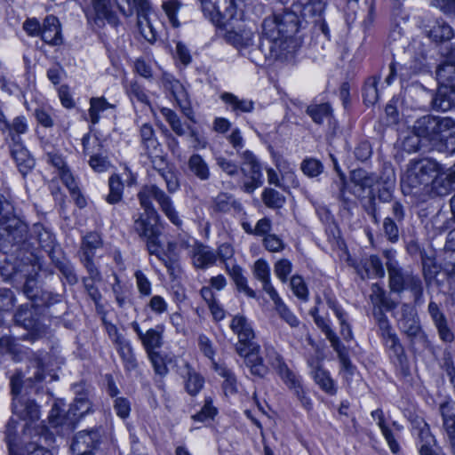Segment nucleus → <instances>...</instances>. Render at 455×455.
Returning a JSON list of instances; mask_svg holds the SVG:
<instances>
[{"mask_svg": "<svg viewBox=\"0 0 455 455\" xmlns=\"http://www.w3.org/2000/svg\"><path fill=\"white\" fill-rule=\"evenodd\" d=\"M229 327L238 338L235 352L244 359V363L252 375L264 377L267 373V367L259 355L260 346L254 340L255 333L248 319L243 315H235Z\"/></svg>", "mask_w": 455, "mask_h": 455, "instance_id": "obj_1", "label": "nucleus"}, {"mask_svg": "<svg viewBox=\"0 0 455 455\" xmlns=\"http://www.w3.org/2000/svg\"><path fill=\"white\" fill-rule=\"evenodd\" d=\"M441 164L432 158L412 159L407 164L401 180L405 194H419L429 190L434 177L438 175Z\"/></svg>", "mask_w": 455, "mask_h": 455, "instance_id": "obj_2", "label": "nucleus"}, {"mask_svg": "<svg viewBox=\"0 0 455 455\" xmlns=\"http://www.w3.org/2000/svg\"><path fill=\"white\" fill-rule=\"evenodd\" d=\"M455 128V120L449 116H437L432 115L418 118L412 130L421 136L429 149L444 151V138L446 133Z\"/></svg>", "mask_w": 455, "mask_h": 455, "instance_id": "obj_3", "label": "nucleus"}, {"mask_svg": "<svg viewBox=\"0 0 455 455\" xmlns=\"http://www.w3.org/2000/svg\"><path fill=\"white\" fill-rule=\"evenodd\" d=\"M439 88L432 100L433 108L447 111L455 106V62H444L436 70Z\"/></svg>", "mask_w": 455, "mask_h": 455, "instance_id": "obj_4", "label": "nucleus"}, {"mask_svg": "<svg viewBox=\"0 0 455 455\" xmlns=\"http://www.w3.org/2000/svg\"><path fill=\"white\" fill-rule=\"evenodd\" d=\"M297 31L296 17L293 15H287L284 20L277 16L267 18L262 23V32L268 39L270 51L277 44L286 42Z\"/></svg>", "mask_w": 455, "mask_h": 455, "instance_id": "obj_5", "label": "nucleus"}, {"mask_svg": "<svg viewBox=\"0 0 455 455\" xmlns=\"http://www.w3.org/2000/svg\"><path fill=\"white\" fill-rule=\"evenodd\" d=\"M150 196H156V202H157L161 210L174 225H181L182 221L179 218L171 198L156 185L144 186L138 194L140 204L146 212H150L151 214L156 212L150 200Z\"/></svg>", "mask_w": 455, "mask_h": 455, "instance_id": "obj_6", "label": "nucleus"}, {"mask_svg": "<svg viewBox=\"0 0 455 455\" xmlns=\"http://www.w3.org/2000/svg\"><path fill=\"white\" fill-rule=\"evenodd\" d=\"M202 11L213 24L218 27L225 25L226 21L232 20L237 6L235 0H199Z\"/></svg>", "mask_w": 455, "mask_h": 455, "instance_id": "obj_7", "label": "nucleus"}, {"mask_svg": "<svg viewBox=\"0 0 455 455\" xmlns=\"http://www.w3.org/2000/svg\"><path fill=\"white\" fill-rule=\"evenodd\" d=\"M255 33L251 28H244L237 30H228L224 36L227 43L233 45L243 55H247L252 61H257V52L261 51L262 44L255 46Z\"/></svg>", "mask_w": 455, "mask_h": 455, "instance_id": "obj_8", "label": "nucleus"}, {"mask_svg": "<svg viewBox=\"0 0 455 455\" xmlns=\"http://www.w3.org/2000/svg\"><path fill=\"white\" fill-rule=\"evenodd\" d=\"M240 158L242 159L240 170L246 179L243 189L251 194L263 183L261 165L256 156L250 150L242 151Z\"/></svg>", "mask_w": 455, "mask_h": 455, "instance_id": "obj_9", "label": "nucleus"}, {"mask_svg": "<svg viewBox=\"0 0 455 455\" xmlns=\"http://www.w3.org/2000/svg\"><path fill=\"white\" fill-rule=\"evenodd\" d=\"M126 3L131 6L128 13H126L122 7L121 12L124 14L130 16L132 14V10L137 11V26L141 36L149 43H154L156 40V31L153 27L148 14L151 11L150 4L148 0H125Z\"/></svg>", "mask_w": 455, "mask_h": 455, "instance_id": "obj_10", "label": "nucleus"}, {"mask_svg": "<svg viewBox=\"0 0 455 455\" xmlns=\"http://www.w3.org/2000/svg\"><path fill=\"white\" fill-rule=\"evenodd\" d=\"M39 33L42 39L49 44L60 45L62 44L60 23L53 15H49L44 19L43 28L36 19H30V35H38Z\"/></svg>", "mask_w": 455, "mask_h": 455, "instance_id": "obj_11", "label": "nucleus"}, {"mask_svg": "<svg viewBox=\"0 0 455 455\" xmlns=\"http://www.w3.org/2000/svg\"><path fill=\"white\" fill-rule=\"evenodd\" d=\"M100 439V433L99 429L78 432L71 444L73 455H94L93 450L99 444Z\"/></svg>", "mask_w": 455, "mask_h": 455, "instance_id": "obj_12", "label": "nucleus"}, {"mask_svg": "<svg viewBox=\"0 0 455 455\" xmlns=\"http://www.w3.org/2000/svg\"><path fill=\"white\" fill-rule=\"evenodd\" d=\"M132 330L138 335L145 351L147 354L155 352L160 348L164 344V331L163 325H157L155 328H150L146 331H143L137 322L131 323Z\"/></svg>", "mask_w": 455, "mask_h": 455, "instance_id": "obj_13", "label": "nucleus"}, {"mask_svg": "<svg viewBox=\"0 0 455 455\" xmlns=\"http://www.w3.org/2000/svg\"><path fill=\"white\" fill-rule=\"evenodd\" d=\"M0 274L4 280H23V292L25 294L28 291V267L26 262L14 259H5L0 266Z\"/></svg>", "mask_w": 455, "mask_h": 455, "instance_id": "obj_14", "label": "nucleus"}, {"mask_svg": "<svg viewBox=\"0 0 455 455\" xmlns=\"http://www.w3.org/2000/svg\"><path fill=\"white\" fill-rule=\"evenodd\" d=\"M92 13H86L89 21H93L98 27H102L105 21L116 26L118 18L112 11L109 0H91Z\"/></svg>", "mask_w": 455, "mask_h": 455, "instance_id": "obj_15", "label": "nucleus"}, {"mask_svg": "<svg viewBox=\"0 0 455 455\" xmlns=\"http://www.w3.org/2000/svg\"><path fill=\"white\" fill-rule=\"evenodd\" d=\"M399 328L411 338L419 334L421 327L416 309L409 304H403L397 312Z\"/></svg>", "mask_w": 455, "mask_h": 455, "instance_id": "obj_16", "label": "nucleus"}, {"mask_svg": "<svg viewBox=\"0 0 455 455\" xmlns=\"http://www.w3.org/2000/svg\"><path fill=\"white\" fill-rule=\"evenodd\" d=\"M48 419L52 427H61L67 430L73 429L78 422L77 417L75 416L73 411L69 407L66 409L65 404L62 403H55L53 404Z\"/></svg>", "mask_w": 455, "mask_h": 455, "instance_id": "obj_17", "label": "nucleus"}, {"mask_svg": "<svg viewBox=\"0 0 455 455\" xmlns=\"http://www.w3.org/2000/svg\"><path fill=\"white\" fill-rule=\"evenodd\" d=\"M439 413L443 419L445 440L451 452L455 455V406L450 403H443L439 406Z\"/></svg>", "mask_w": 455, "mask_h": 455, "instance_id": "obj_18", "label": "nucleus"}, {"mask_svg": "<svg viewBox=\"0 0 455 455\" xmlns=\"http://www.w3.org/2000/svg\"><path fill=\"white\" fill-rule=\"evenodd\" d=\"M307 363L311 368L310 374L315 384L326 394L334 395L337 393V387L330 372L324 370L317 359H308Z\"/></svg>", "mask_w": 455, "mask_h": 455, "instance_id": "obj_19", "label": "nucleus"}, {"mask_svg": "<svg viewBox=\"0 0 455 455\" xmlns=\"http://www.w3.org/2000/svg\"><path fill=\"white\" fill-rule=\"evenodd\" d=\"M453 185H455V164L448 170L441 164L438 175L434 177L429 190L426 193L433 192L437 196H445L450 193Z\"/></svg>", "mask_w": 455, "mask_h": 455, "instance_id": "obj_20", "label": "nucleus"}, {"mask_svg": "<svg viewBox=\"0 0 455 455\" xmlns=\"http://www.w3.org/2000/svg\"><path fill=\"white\" fill-rule=\"evenodd\" d=\"M30 238L33 239V242H30V247H33L35 250L40 249L49 256L54 252V237L42 224H34Z\"/></svg>", "mask_w": 455, "mask_h": 455, "instance_id": "obj_21", "label": "nucleus"}, {"mask_svg": "<svg viewBox=\"0 0 455 455\" xmlns=\"http://www.w3.org/2000/svg\"><path fill=\"white\" fill-rule=\"evenodd\" d=\"M12 394L13 395L12 410L13 412L22 419L25 422L23 429L28 427V404L27 402L23 403L20 397L22 387V376L20 373H15L11 379Z\"/></svg>", "mask_w": 455, "mask_h": 455, "instance_id": "obj_22", "label": "nucleus"}, {"mask_svg": "<svg viewBox=\"0 0 455 455\" xmlns=\"http://www.w3.org/2000/svg\"><path fill=\"white\" fill-rule=\"evenodd\" d=\"M191 259L195 267L205 269L216 263L217 255L209 246L196 243L191 250Z\"/></svg>", "mask_w": 455, "mask_h": 455, "instance_id": "obj_23", "label": "nucleus"}, {"mask_svg": "<svg viewBox=\"0 0 455 455\" xmlns=\"http://www.w3.org/2000/svg\"><path fill=\"white\" fill-rule=\"evenodd\" d=\"M151 159L153 168L157 171L159 175L166 183L167 189L170 193L175 192L179 188V182L176 176L169 171L164 157L162 153L158 155H147Z\"/></svg>", "mask_w": 455, "mask_h": 455, "instance_id": "obj_24", "label": "nucleus"}, {"mask_svg": "<svg viewBox=\"0 0 455 455\" xmlns=\"http://www.w3.org/2000/svg\"><path fill=\"white\" fill-rule=\"evenodd\" d=\"M140 142L146 155H158L163 153V148L159 143L156 132L152 124L146 123L140 129Z\"/></svg>", "mask_w": 455, "mask_h": 455, "instance_id": "obj_25", "label": "nucleus"}, {"mask_svg": "<svg viewBox=\"0 0 455 455\" xmlns=\"http://www.w3.org/2000/svg\"><path fill=\"white\" fill-rule=\"evenodd\" d=\"M157 212L151 214L150 212H145L144 214H140L134 220L133 229L141 238L160 233L157 226Z\"/></svg>", "mask_w": 455, "mask_h": 455, "instance_id": "obj_26", "label": "nucleus"}, {"mask_svg": "<svg viewBox=\"0 0 455 455\" xmlns=\"http://www.w3.org/2000/svg\"><path fill=\"white\" fill-rule=\"evenodd\" d=\"M220 98L226 104L227 108L236 116L251 113L254 109V102L251 100L240 99L231 92H223Z\"/></svg>", "mask_w": 455, "mask_h": 455, "instance_id": "obj_27", "label": "nucleus"}, {"mask_svg": "<svg viewBox=\"0 0 455 455\" xmlns=\"http://www.w3.org/2000/svg\"><path fill=\"white\" fill-rule=\"evenodd\" d=\"M358 274L364 278H382L385 275V270L380 259L376 255H371L364 259L357 268Z\"/></svg>", "mask_w": 455, "mask_h": 455, "instance_id": "obj_28", "label": "nucleus"}, {"mask_svg": "<svg viewBox=\"0 0 455 455\" xmlns=\"http://www.w3.org/2000/svg\"><path fill=\"white\" fill-rule=\"evenodd\" d=\"M186 391L190 395H197L204 387V379L188 363H185L181 371Z\"/></svg>", "mask_w": 455, "mask_h": 455, "instance_id": "obj_29", "label": "nucleus"}, {"mask_svg": "<svg viewBox=\"0 0 455 455\" xmlns=\"http://www.w3.org/2000/svg\"><path fill=\"white\" fill-rule=\"evenodd\" d=\"M389 287L392 291L402 292L405 290V283L412 274L411 271L403 269L399 264H388Z\"/></svg>", "mask_w": 455, "mask_h": 455, "instance_id": "obj_30", "label": "nucleus"}, {"mask_svg": "<svg viewBox=\"0 0 455 455\" xmlns=\"http://www.w3.org/2000/svg\"><path fill=\"white\" fill-rule=\"evenodd\" d=\"M189 173L201 181H207L211 178V170L208 163L199 154H192L188 161Z\"/></svg>", "mask_w": 455, "mask_h": 455, "instance_id": "obj_31", "label": "nucleus"}, {"mask_svg": "<svg viewBox=\"0 0 455 455\" xmlns=\"http://www.w3.org/2000/svg\"><path fill=\"white\" fill-rule=\"evenodd\" d=\"M253 274L262 283V288L268 296L276 292L270 282V267L266 260L259 259L254 263Z\"/></svg>", "mask_w": 455, "mask_h": 455, "instance_id": "obj_32", "label": "nucleus"}, {"mask_svg": "<svg viewBox=\"0 0 455 455\" xmlns=\"http://www.w3.org/2000/svg\"><path fill=\"white\" fill-rule=\"evenodd\" d=\"M227 273L230 275L237 289L244 292L248 297L254 298L255 291L247 285V279L243 275L242 267L237 264L227 263Z\"/></svg>", "mask_w": 455, "mask_h": 455, "instance_id": "obj_33", "label": "nucleus"}, {"mask_svg": "<svg viewBox=\"0 0 455 455\" xmlns=\"http://www.w3.org/2000/svg\"><path fill=\"white\" fill-rule=\"evenodd\" d=\"M102 246V241L99 234L89 233L84 236L79 251L80 259L94 258L96 250Z\"/></svg>", "mask_w": 455, "mask_h": 455, "instance_id": "obj_34", "label": "nucleus"}, {"mask_svg": "<svg viewBox=\"0 0 455 455\" xmlns=\"http://www.w3.org/2000/svg\"><path fill=\"white\" fill-rule=\"evenodd\" d=\"M13 144L12 146V156L17 164V167L23 177L28 172V165L27 161L28 159V150L20 140H17L15 137L12 138Z\"/></svg>", "mask_w": 455, "mask_h": 455, "instance_id": "obj_35", "label": "nucleus"}, {"mask_svg": "<svg viewBox=\"0 0 455 455\" xmlns=\"http://www.w3.org/2000/svg\"><path fill=\"white\" fill-rule=\"evenodd\" d=\"M214 371L224 379L222 387L226 395L237 393V379L235 373L224 364L214 363Z\"/></svg>", "mask_w": 455, "mask_h": 455, "instance_id": "obj_36", "label": "nucleus"}, {"mask_svg": "<svg viewBox=\"0 0 455 455\" xmlns=\"http://www.w3.org/2000/svg\"><path fill=\"white\" fill-rule=\"evenodd\" d=\"M378 176L363 169L354 170L350 175V180L362 192L372 188L378 182Z\"/></svg>", "mask_w": 455, "mask_h": 455, "instance_id": "obj_37", "label": "nucleus"}, {"mask_svg": "<svg viewBox=\"0 0 455 455\" xmlns=\"http://www.w3.org/2000/svg\"><path fill=\"white\" fill-rule=\"evenodd\" d=\"M275 305V309L278 315L285 321L291 327L294 328L299 326V320L297 316L290 310L286 304L278 295L277 291L269 296Z\"/></svg>", "mask_w": 455, "mask_h": 455, "instance_id": "obj_38", "label": "nucleus"}, {"mask_svg": "<svg viewBox=\"0 0 455 455\" xmlns=\"http://www.w3.org/2000/svg\"><path fill=\"white\" fill-rule=\"evenodd\" d=\"M84 154L90 156L89 164L97 172H103L109 169L110 163L106 156H102L98 153H92L89 150V138L84 136L82 140Z\"/></svg>", "mask_w": 455, "mask_h": 455, "instance_id": "obj_39", "label": "nucleus"}, {"mask_svg": "<svg viewBox=\"0 0 455 455\" xmlns=\"http://www.w3.org/2000/svg\"><path fill=\"white\" fill-rule=\"evenodd\" d=\"M371 417L378 420L382 435H384L391 451L395 454L400 451L399 443L396 442L392 431L386 426L382 410L377 409L371 412Z\"/></svg>", "mask_w": 455, "mask_h": 455, "instance_id": "obj_40", "label": "nucleus"}, {"mask_svg": "<svg viewBox=\"0 0 455 455\" xmlns=\"http://www.w3.org/2000/svg\"><path fill=\"white\" fill-rule=\"evenodd\" d=\"M212 208L216 212H228L231 209L240 211L241 204L228 193H220L214 199Z\"/></svg>", "mask_w": 455, "mask_h": 455, "instance_id": "obj_41", "label": "nucleus"}, {"mask_svg": "<svg viewBox=\"0 0 455 455\" xmlns=\"http://www.w3.org/2000/svg\"><path fill=\"white\" fill-rule=\"evenodd\" d=\"M92 403L87 394H82L76 396L73 403L69 405L75 416L77 417V420L89 413L92 411Z\"/></svg>", "mask_w": 455, "mask_h": 455, "instance_id": "obj_42", "label": "nucleus"}, {"mask_svg": "<svg viewBox=\"0 0 455 455\" xmlns=\"http://www.w3.org/2000/svg\"><path fill=\"white\" fill-rule=\"evenodd\" d=\"M116 346L117 352L122 357L126 369L134 370L137 367V361L130 342L126 339L121 341Z\"/></svg>", "mask_w": 455, "mask_h": 455, "instance_id": "obj_43", "label": "nucleus"}, {"mask_svg": "<svg viewBox=\"0 0 455 455\" xmlns=\"http://www.w3.org/2000/svg\"><path fill=\"white\" fill-rule=\"evenodd\" d=\"M109 193L106 200L110 204H115L121 201L123 196V183L118 175L114 174L108 180Z\"/></svg>", "mask_w": 455, "mask_h": 455, "instance_id": "obj_44", "label": "nucleus"}, {"mask_svg": "<svg viewBox=\"0 0 455 455\" xmlns=\"http://www.w3.org/2000/svg\"><path fill=\"white\" fill-rule=\"evenodd\" d=\"M421 264L424 278L427 282L432 281L439 273V266L433 254L421 253Z\"/></svg>", "mask_w": 455, "mask_h": 455, "instance_id": "obj_45", "label": "nucleus"}, {"mask_svg": "<svg viewBox=\"0 0 455 455\" xmlns=\"http://www.w3.org/2000/svg\"><path fill=\"white\" fill-rule=\"evenodd\" d=\"M413 427L418 430L419 444L434 445L436 443L435 436L431 434L428 424L423 419H416L413 421Z\"/></svg>", "mask_w": 455, "mask_h": 455, "instance_id": "obj_46", "label": "nucleus"}, {"mask_svg": "<svg viewBox=\"0 0 455 455\" xmlns=\"http://www.w3.org/2000/svg\"><path fill=\"white\" fill-rule=\"evenodd\" d=\"M162 84L164 88L169 91L178 102L186 97L183 85L172 76L164 75L162 79Z\"/></svg>", "mask_w": 455, "mask_h": 455, "instance_id": "obj_47", "label": "nucleus"}, {"mask_svg": "<svg viewBox=\"0 0 455 455\" xmlns=\"http://www.w3.org/2000/svg\"><path fill=\"white\" fill-rule=\"evenodd\" d=\"M307 113L315 124H320L331 116V108L327 103L312 105L307 107Z\"/></svg>", "mask_w": 455, "mask_h": 455, "instance_id": "obj_48", "label": "nucleus"}, {"mask_svg": "<svg viewBox=\"0 0 455 455\" xmlns=\"http://www.w3.org/2000/svg\"><path fill=\"white\" fill-rule=\"evenodd\" d=\"M262 201L268 208L280 209L285 203V197L273 188H265L262 193Z\"/></svg>", "mask_w": 455, "mask_h": 455, "instance_id": "obj_49", "label": "nucleus"}, {"mask_svg": "<svg viewBox=\"0 0 455 455\" xmlns=\"http://www.w3.org/2000/svg\"><path fill=\"white\" fill-rule=\"evenodd\" d=\"M328 340L330 341L331 347L337 352L342 368L347 371H350L352 368L351 362L346 352L345 347L340 342L338 336L334 334L333 336L328 338Z\"/></svg>", "mask_w": 455, "mask_h": 455, "instance_id": "obj_50", "label": "nucleus"}, {"mask_svg": "<svg viewBox=\"0 0 455 455\" xmlns=\"http://www.w3.org/2000/svg\"><path fill=\"white\" fill-rule=\"evenodd\" d=\"M427 36L435 42L450 40L453 36L451 26L445 23H437L428 32Z\"/></svg>", "mask_w": 455, "mask_h": 455, "instance_id": "obj_51", "label": "nucleus"}, {"mask_svg": "<svg viewBox=\"0 0 455 455\" xmlns=\"http://www.w3.org/2000/svg\"><path fill=\"white\" fill-rule=\"evenodd\" d=\"M112 105L109 104L105 98H92L90 100V109L89 116L91 122L95 124L100 120V113L104 110L111 108Z\"/></svg>", "mask_w": 455, "mask_h": 455, "instance_id": "obj_52", "label": "nucleus"}, {"mask_svg": "<svg viewBox=\"0 0 455 455\" xmlns=\"http://www.w3.org/2000/svg\"><path fill=\"white\" fill-rule=\"evenodd\" d=\"M53 298L52 294L44 291H36L30 295V307L35 309H40L43 313L45 307H48L52 303Z\"/></svg>", "mask_w": 455, "mask_h": 455, "instance_id": "obj_53", "label": "nucleus"}, {"mask_svg": "<svg viewBox=\"0 0 455 455\" xmlns=\"http://www.w3.org/2000/svg\"><path fill=\"white\" fill-rule=\"evenodd\" d=\"M126 92L132 102L137 101L144 105L149 104V100L144 88L137 82H131L126 88Z\"/></svg>", "mask_w": 455, "mask_h": 455, "instance_id": "obj_54", "label": "nucleus"}, {"mask_svg": "<svg viewBox=\"0 0 455 455\" xmlns=\"http://www.w3.org/2000/svg\"><path fill=\"white\" fill-rule=\"evenodd\" d=\"M379 78L371 77L365 83L363 88V99L364 102L368 105L375 104L379 100V91L377 88Z\"/></svg>", "mask_w": 455, "mask_h": 455, "instance_id": "obj_55", "label": "nucleus"}, {"mask_svg": "<svg viewBox=\"0 0 455 455\" xmlns=\"http://www.w3.org/2000/svg\"><path fill=\"white\" fill-rule=\"evenodd\" d=\"M277 373L290 390L298 388L300 385H302L300 376L293 372L288 367V365L283 366V368L278 371Z\"/></svg>", "mask_w": 455, "mask_h": 455, "instance_id": "obj_56", "label": "nucleus"}, {"mask_svg": "<svg viewBox=\"0 0 455 455\" xmlns=\"http://www.w3.org/2000/svg\"><path fill=\"white\" fill-rule=\"evenodd\" d=\"M412 134L406 136L402 142L403 149L408 153L419 151L427 143L424 142L421 136H419L413 130Z\"/></svg>", "mask_w": 455, "mask_h": 455, "instance_id": "obj_57", "label": "nucleus"}, {"mask_svg": "<svg viewBox=\"0 0 455 455\" xmlns=\"http://www.w3.org/2000/svg\"><path fill=\"white\" fill-rule=\"evenodd\" d=\"M405 290L412 293L416 304L420 303L423 296V287L422 282L419 276L411 274L405 283Z\"/></svg>", "mask_w": 455, "mask_h": 455, "instance_id": "obj_58", "label": "nucleus"}, {"mask_svg": "<svg viewBox=\"0 0 455 455\" xmlns=\"http://www.w3.org/2000/svg\"><path fill=\"white\" fill-rule=\"evenodd\" d=\"M147 355L152 363L155 373L160 377L167 375L169 370L163 355L158 351L151 352Z\"/></svg>", "mask_w": 455, "mask_h": 455, "instance_id": "obj_59", "label": "nucleus"}, {"mask_svg": "<svg viewBox=\"0 0 455 455\" xmlns=\"http://www.w3.org/2000/svg\"><path fill=\"white\" fill-rule=\"evenodd\" d=\"M290 286L294 295L302 300H307L308 298V290L300 275H293L290 281Z\"/></svg>", "mask_w": 455, "mask_h": 455, "instance_id": "obj_60", "label": "nucleus"}, {"mask_svg": "<svg viewBox=\"0 0 455 455\" xmlns=\"http://www.w3.org/2000/svg\"><path fill=\"white\" fill-rule=\"evenodd\" d=\"M301 170L307 176L314 178L322 173L323 166L317 159L307 158L301 164Z\"/></svg>", "mask_w": 455, "mask_h": 455, "instance_id": "obj_61", "label": "nucleus"}, {"mask_svg": "<svg viewBox=\"0 0 455 455\" xmlns=\"http://www.w3.org/2000/svg\"><path fill=\"white\" fill-rule=\"evenodd\" d=\"M292 271V264L287 259L277 260L274 266V272L282 283H286Z\"/></svg>", "mask_w": 455, "mask_h": 455, "instance_id": "obj_62", "label": "nucleus"}, {"mask_svg": "<svg viewBox=\"0 0 455 455\" xmlns=\"http://www.w3.org/2000/svg\"><path fill=\"white\" fill-rule=\"evenodd\" d=\"M180 3L177 0H170L163 4V9L164 10L170 23L174 28L180 27V22L177 19V12L180 10Z\"/></svg>", "mask_w": 455, "mask_h": 455, "instance_id": "obj_63", "label": "nucleus"}, {"mask_svg": "<svg viewBox=\"0 0 455 455\" xmlns=\"http://www.w3.org/2000/svg\"><path fill=\"white\" fill-rule=\"evenodd\" d=\"M16 302L13 291L8 288H0V312H9Z\"/></svg>", "mask_w": 455, "mask_h": 455, "instance_id": "obj_64", "label": "nucleus"}]
</instances>
